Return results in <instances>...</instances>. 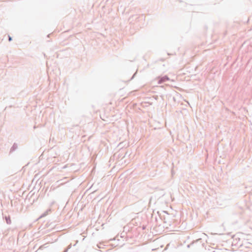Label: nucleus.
<instances>
[{
  "mask_svg": "<svg viewBox=\"0 0 252 252\" xmlns=\"http://www.w3.org/2000/svg\"><path fill=\"white\" fill-rule=\"evenodd\" d=\"M169 80V77L167 75H165L163 77H159L158 80V84H162L164 82H165Z\"/></svg>",
  "mask_w": 252,
  "mask_h": 252,
  "instance_id": "obj_1",
  "label": "nucleus"
},
{
  "mask_svg": "<svg viewBox=\"0 0 252 252\" xmlns=\"http://www.w3.org/2000/svg\"><path fill=\"white\" fill-rule=\"evenodd\" d=\"M138 18V16L137 15H132L131 17H129L128 19V22H129V24H131L133 21L136 20Z\"/></svg>",
  "mask_w": 252,
  "mask_h": 252,
  "instance_id": "obj_2",
  "label": "nucleus"
},
{
  "mask_svg": "<svg viewBox=\"0 0 252 252\" xmlns=\"http://www.w3.org/2000/svg\"><path fill=\"white\" fill-rule=\"evenodd\" d=\"M136 73L135 72V73L133 75V76H132V77L130 78V80H131V79H133V78L134 77V76L135 75Z\"/></svg>",
  "mask_w": 252,
  "mask_h": 252,
  "instance_id": "obj_3",
  "label": "nucleus"
},
{
  "mask_svg": "<svg viewBox=\"0 0 252 252\" xmlns=\"http://www.w3.org/2000/svg\"><path fill=\"white\" fill-rule=\"evenodd\" d=\"M9 40H11V38L10 37H9Z\"/></svg>",
  "mask_w": 252,
  "mask_h": 252,
  "instance_id": "obj_4",
  "label": "nucleus"
},
{
  "mask_svg": "<svg viewBox=\"0 0 252 252\" xmlns=\"http://www.w3.org/2000/svg\"><path fill=\"white\" fill-rule=\"evenodd\" d=\"M130 33H133V32H130Z\"/></svg>",
  "mask_w": 252,
  "mask_h": 252,
  "instance_id": "obj_5",
  "label": "nucleus"
},
{
  "mask_svg": "<svg viewBox=\"0 0 252 252\" xmlns=\"http://www.w3.org/2000/svg\"><path fill=\"white\" fill-rule=\"evenodd\" d=\"M126 241H127V242L128 241V239L127 238V239H126Z\"/></svg>",
  "mask_w": 252,
  "mask_h": 252,
  "instance_id": "obj_6",
  "label": "nucleus"
}]
</instances>
